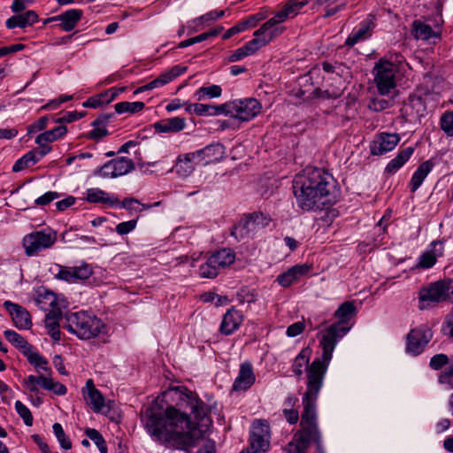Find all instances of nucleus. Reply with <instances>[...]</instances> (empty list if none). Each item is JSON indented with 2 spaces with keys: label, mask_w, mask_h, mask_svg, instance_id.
Masks as SVG:
<instances>
[{
  "label": "nucleus",
  "mask_w": 453,
  "mask_h": 453,
  "mask_svg": "<svg viewBox=\"0 0 453 453\" xmlns=\"http://www.w3.org/2000/svg\"><path fill=\"white\" fill-rule=\"evenodd\" d=\"M307 4V0H288L273 18L280 24L288 19L296 17Z\"/></svg>",
  "instance_id": "nucleus-24"
},
{
  "label": "nucleus",
  "mask_w": 453,
  "mask_h": 453,
  "mask_svg": "<svg viewBox=\"0 0 453 453\" xmlns=\"http://www.w3.org/2000/svg\"><path fill=\"white\" fill-rule=\"evenodd\" d=\"M109 119L108 116H99L92 122V127H94V129H92L89 133L86 134V137L90 140H100L103 137H105L109 134L108 130L104 126Z\"/></svg>",
  "instance_id": "nucleus-36"
},
{
  "label": "nucleus",
  "mask_w": 453,
  "mask_h": 453,
  "mask_svg": "<svg viewBox=\"0 0 453 453\" xmlns=\"http://www.w3.org/2000/svg\"><path fill=\"white\" fill-rule=\"evenodd\" d=\"M187 127L186 119L181 117H173L154 124L156 131L159 133H178Z\"/></svg>",
  "instance_id": "nucleus-31"
},
{
  "label": "nucleus",
  "mask_w": 453,
  "mask_h": 453,
  "mask_svg": "<svg viewBox=\"0 0 453 453\" xmlns=\"http://www.w3.org/2000/svg\"><path fill=\"white\" fill-rule=\"evenodd\" d=\"M397 70V65L385 58L375 63L372 70L373 81L380 95L388 96L396 88Z\"/></svg>",
  "instance_id": "nucleus-6"
},
{
  "label": "nucleus",
  "mask_w": 453,
  "mask_h": 453,
  "mask_svg": "<svg viewBox=\"0 0 453 453\" xmlns=\"http://www.w3.org/2000/svg\"><path fill=\"white\" fill-rule=\"evenodd\" d=\"M401 137L397 133L381 132L377 134L370 144L372 155L381 156L393 150L400 142Z\"/></svg>",
  "instance_id": "nucleus-14"
},
{
  "label": "nucleus",
  "mask_w": 453,
  "mask_h": 453,
  "mask_svg": "<svg viewBox=\"0 0 453 453\" xmlns=\"http://www.w3.org/2000/svg\"><path fill=\"white\" fill-rule=\"evenodd\" d=\"M413 35L418 40H429L440 36V32L434 30L430 25L420 20H415L412 24Z\"/></svg>",
  "instance_id": "nucleus-33"
},
{
  "label": "nucleus",
  "mask_w": 453,
  "mask_h": 453,
  "mask_svg": "<svg viewBox=\"0 0 453 453\" xmlns=\"http://www.w3.org/2000/svg\"><path fill=\"white\" fill-rule=\"evenodd\" d=\"M85 434L98 447L101 453H108L106 441L96 429L87 428Z\"/></svg>",
  "instance_id": "nucleus-47"
},
{
  "label": "nucleus",
  "mask_w": 453,
  "mask_h": 453,
  "mask_svg": "<svg viewBox=\"0 0 453 453\" xmlns=\"http://www.w3.org/2000/svg\"><path fill=\"white\" fill-rule=\"evenodd\" d=\"M256 377L250 363L244 362L240 365L238 376L233 384L234 391H242L250 388L255 382Z\"/></svg>",
  "instance_id": "nucleus-21"
},
{
  "label": "nucleus",
  "mask_w": 453,
  "mask_h": 453,
  "mask_svg": "<svg viewBox=\"0 0 453 453\" xmlns=\"http://www.w3.org/2000/svg\"><path fill=\"white\" fill-rule=\"evenodd\" d=\"M193 153L199 165H206L223 157L224 147L219 143H211Z\"/></svg>",
  "instance_id": "nucleus-18"
},
{
  "label": "nucleus",
  "mask_w": 453,
  "mask_h": 453,
  "mask_svg": "<svg viewBox=\"0 0 453 453\" xmlns=\"http://www.w3.org/2000/svg\"><path fill=\"white\" fill-rule=\"evenodd\" d=\"M438 383L448 389H453V365H450L439 374Z\"/></svg>",
  "instance_id": "nucleus-53"
},
{
  "label": "nucleus",
  "mask_w": 453,
  "mask_h": 453,
  "mask_svg": "<svg viewBox=\"0 0 453 453\" xmlns=\"http://www.w3.org/2000/svg\"><path fill=\"white\" fill-rule=\"evenodd\" d=\"M57 241V233L51 229L35 231L24 236L22 243L25 253L31 257L37 255L40 251L49 249Z\"/></svg>",
  "instance_id": "nucleus-9"
},
{
  "label": "nucleus",
  "mask_w": 453,
  "mask_h": 453,
  "mask_svg": "<svg viewBox=\"0 0 453 453\" xmlns=\"http://www.w3.org/2000/svg\"><path fill=\"white\" fill-rule=\"evenodd\" d=\"M113 160V164L116 166L117 176L124 175L134 169V162L125 157H117Z\"/></svg>",
  "instance_id": "nucleus-48"
},
{
  "label": "nucleus",
  "mask_w": 453,
  "mask_h": 453,
  "mask_svg": "<svg viewBox=\"0 0 453 453\" xmlns=\"http://www.w3.org/2000/svg\"><path fill=\"white\" fill-rule=\"evenodd\" d=\"M222 94V88L219 85H210V86H203L199 88L195 92V98L197 101H202L205 99H211V98H217L219 97Z\"/></svg>",
  "instance_id": "nucleus-42"
},
{
  "label": "nucleus",
  "mask_w": 453,
  "mask_h": 453,
  "mask_svg": "<svg viewBox=\"0 0 453 453\" xmlns=\"http://www.w3.org/2000/svg\"><path fill=\"white\" fill-rule=\"evenodd\" d=\"M5 339L17 348L22 354L27 350L32 345L19 334L14 330L7 329L4 332Z\"/></svg>",
  "instance_id": "nucleus-40"
},
{
  "label": "nucleus",
  "mask_w": 453,
  "mask_h": 453,
  "mask_svg": "<svg viewBox=\"0 0 453 453\" xmlns=\"http://www.w3.org/2000/svg\"><path fill=\"white\" fill-rule=\"evenodd\" d=\"M303 440H292L287 446V453H305L311 443L316 446L317 453H326L325 447L322 442L321 432H317L304 436Z\"/></svg>",
  "instance_id": "nucleus-15"
},
{
  "label": "nucleus",
  "mask_w": 453,
  "mask_h": 453,
  "mask_svg": "<svg viewBox=\"0 0 453 453\" xmlns=\"http://www.w3.org/2000/svg\"><path fill=\"white\" fill-rule=\"evenodd\" d=\"M67 132V127L65 125H60L53 129L48 130L44 133L40 134L36 139L35 142L37 144L53 142L58 139L63 137Z\"/></svg>",
  "instance_id": "nucleus-38"
},
{
  "label": "nucleus",
  "mask_w": 453,
  "mask_h": 453,
  "mask_svg": "<svg viewBox=\"0 0 453 453\" xmlns=\"http://www.w3.org/2000/svg\"><path fill=\"white\" fill-rule=\"evenodd\" d=\"M356 315V306L353 302H344L334 312V317L339 320L336 323H342V326H349L350 319Z\"/></svg>",
  "instance_id": "nucleus-35"
},
{
  "label": "nucleus",
  "mask_w": 453,
  "mask_h": 453,
  "mask_svg": "<svg viewBox=\"0 0 453 453\" xmlns=\"http://www.w3.org/2000/svg\"><path fill=\"white\" fill-rule=\"evenodd\" d=\"M243 321L242 312L234 308L226 311L220 324V332L223 334L230 335L235 332Z\"/></svg>",
  "instance_id": "nucleus-22"
},
{
  "label": "nucleus",
  "mask_w": 453,
  "mask_h": 453,
  "mask_svg": "<svg viewBox=\"0 0 453 453\" xmlns=\"http://www.w3.org/2000/svg\"><path fill=\"white\" fill-rule=\"evenodd\" d=\"M245 50L248 51L250 56L255 54L258 50L265 47L263 40H261L258 36H254V38L244 44Z\"/></svg>",
  "instance_id": "nucleus-60"
},
{
  "label": "nucleus",
  "mask_w": 453,
  "mask_h": 453,
  "mask_svg": "<svg viewBox=\"0 0 453 453\" xmlns=\"http://www.w3.org/2000/svg\"><path fill=\"white\" fill-rule=\"evenodd\" d=\"M267 16L268 12L266 10H262L254 15L249 16L246 19H243V21L249 29L250 27H255L259 21L265 19Z\"/></svg>",
  "instance_id": "nucleus-59"
},
{
  "label": "nucleus",
  "mask_w": 453,
  "mask_h": 453,
  "mask_svg": "<svg viewBox=\"0 0 453 453\" xmlns=\"http://www.w3.org/2000/svg\"><path fill=\"white\" fill-rule=\"evenodd\" d=\"M433 338L432 328L427 324L412 328L406 335V351L412 356L420 355Z\"/></svg>",
  "instance_id": "nucleus-10"
},
{
  "label": "nucleus",
  "mask_w": 453,
  "mask_h": 453,
  "mask_svg": "<svg viewBox=\"0 0 453 453\" xmlns=\"http://www.w3.org/2000/svg\"><path fill=\"white\" fill-rule=\"evenodd\" d=\"M187 71V66L182 65H174L172 67L169 71L162 73L157 78L153 80L152 81L149 82L146 85H143V91L144 90H150L156 88L162 87L170 81H172L173 79L179 77L182 73H184Z\"/></svg>",
  "instance_id": "nucleus-25"
},
{
  "label": "nucleus",
  "mask_w": 453,
  "mask_h": 453,
  "mask_svg": "<svg viewBox=\"0 0 453 453\" xmlns=\"http://www.w3.org/2000/svg\"><path fill=\"white\" fill-rule=\"evenodd\" d=\"M115 167L116 166L113 164V160H110L100 168V170L98 171V174L104 178L118 177L115 171Z\"/></svg>",
  "instance_id": "nucleus-63"
},
{
  "label": "nucleus",
  "mask_w": 453,
  "mask_h": 453,
  "mask_svg": "<svg viewBox=\"0 0 453 453\" xmlns=\"http://www.w3.org/2000/svg\"><path fill=\"white\" fill-rule=\"evenodd\" d=\"M38 161L39 157H36V153L30 150L14 163L12 165V172H20L28 166L35 165Z\"/></svg>",
  "instance_id": "nucleus-44"
},
{
  "label": "nucleus",
  "mask_w": 453,
  "mask_h": 453,
  "mask_svg": "<svg viewBox=\"0 0 453 453\" xmlns=\"http://www.w3.org/2000/svg\"><path fill=\"white\" fill-rule=\"evenodd\" d=\"M23 355L27 358V361L34 365L35 368H40L44 371H48V361L39 352L34 350V347L31 346L27 350L24 351Z\"/></svg>",
  "instance_id": "nucleus-43"
},
{
  "label": "nucleus",
  "mask_w": 453,
  "mask_h": 453,
  "mask_svg": "<svg viewBox=\"0 0 453 453\" xmlns=\"http://www.w3.org/2000/svg\"><path fill=\"white\" fill-rule=\"evenodd\" d=\"M278 25L279 23L271 18L253 33V36H258L266 46L283 33L284 27Z\"/></svg>",
  "instance_id": "nucleus-20"
},
{
  "label": "nucleus",
  "mask_w": 453,
  "mask_h": 453,
  "mask_svg": "<svg viewBox=\"0 0 453 453\" xmlns=\"http://www.w3.org/2000/svg\"><path fill=\"white\" fill-rule=\"evenodd\" d=\"M376 27V17L373 14H368L357 27H355L347 37L344 45L353 47L358 42L368 40L372 37Z\"/></svg>",
  "instance_id": "nucleus-13"
},
{
  "label": "nucleus",
  "mask_w": 453,
  "mask_h": 453,
  "mask_svg": "<svg viewBox=\"0 0 453 453\" xmlns=\"http://www.w3.org/2000/svg\"><path fill=\"white\" fill-rule=\"evenodd\" d=\"M270 448V426L265 420L257 419L252 423L250 435L251 453H265Z\"/></svg>",
  "instance_id": "nucleus-11"
},
{
  "label": "nucleus",
  "mask_w": 453,
  "mask_h": 453,
  "mask_svg": "<svg viewBox=\"0 0 453 453\" xmlns=\"http://www.w3.org/2000/svg\"><path fill=\"white\" fill-rule=\"evenodd\" d=\"M414 150L413 147H407L401 150L398 154L388 162L385 172L389 174L395 173L411 158Z\"/></svg>",
  "instance_id": "nucleus-32"
},
{
  "label": "nucleus",
  "mask_w": 453,
  "mask_h": 453,
  "mask_svg": "<svg viewBox=\"0 0 453 453\" xmlns=\"http://www.w3.org/2000/svg\"><path fill=\"white\" fill-rule=\"evenodd\" d=\"M245 50L248 51L250 56L255 54L258 50L265 47L263 40H261L258 36H254V38L244 44Z\"/></svg>",
  "instance_id": "nucleus-61"
},
{
  "label": "nucleus",
  "mask_w": 453,
  "mask_h": 453,
  "mask_svg": "<svg viewBox=\"0 0 453 453\" xmlns=\"http://www.w3.org/2000/svg\"><path fill=\"white\" fill-rule=\"evenodd\" d=\"M225 115L242 122L250 121L262 111V104L253 97L234 100L224 104Z\"/></svg>",
  "instance_id": "nucleus-8"
},
{
  "label": "nucleus",
  "mask_w": 453,
  "mask_h": 453,
  "mask_svg": "<svg viewBox=\"0 0 453 453\" xmlns=\"http://www.w3.org/2000/svg\"><path fill=\"white\" fill-rule=\"evenodd\" d=\"M311 350L309 348L303 349L300 353L296 357L294 362L292 364V372L297 377H301L303 374V368L309 367L311 365H308ZM308 370H306L307 372Z\"/></svg>",
  "instance_id": "nucleus-37"
},
{
  "label": "nucleus",
  "mask_w": 453,
  "mask_h": 453,
  "mask_svg": "<svg viewBox=\"0 0 453 453\" xmlns=\"http://www.w3.org/2000/svg\"><path fill=\"white\" fill-rule=\"evenodd\" d=\"M167 394L177 401L176 404L180 409L188 408L196 420L199 422L210 421V418L207 417L205 404L196 398L192 391L184 388H176L171 389Z\"/></svg>",
  "instance_id": "nucleus-7"
},
{
  "label": "nucleus",
  "mask_w": 453,
  "mask_h": 453,
  "mask_svg": "<svg viewBox=\"0 0 453 453\" xmlns=\"http://www.w3.org/2000/svg\"><path fill=\"white\" fill-rule=\"evenodd\" d=\"M4 307L9 312L17 328L28 329L32 326L29 312L21 305L11 301H5L4 303Z\"/></svg>",
  "instance_id": "nucleus-17"
},
{
  "label": "nucleus",
  "mask_w": 453,
  "mask_h": 453,
  "mask_svg": "<svg viewBox=\"0 0 453 453\" xmlns=\"http://www.w3.org/2000/svg\"><path fill=\"white\" fill-rule=\"evenodd\" d=\"M52 429L60 446L65 449H70L72 448V442L66 436L61 424L55 423L52 426Z\"/></svg>",
  "instance_id": "nucleus-51"
},
{
  "label": "nucleus",
  "mask_w": 453,
  "mask_h": 453,
  "mask_svg": "<svg viewBox=\"0 0 453 453\" xmlns=\"http://www.w3.org/2000/svg\"><path fill=\"white\" fill-rule=\"evenodd\" d=\"M211 256L221 270L230 266L235 260V253L227 248L221 249Z\"/></svg>",
  "instance_id": "nucleus-39"
},
{
  "label": "nucleus",
  "mask_w": 453,
  "mask_h": 453,
  "mask_svg": "<svg viewBox=\"0 0 453 453\" xmlns=\"http://www.w3.org/2000/svg\"><path fill=\"white\" fill-rule=\"evenodd\" d=\"M334 189L333 176L320 168L306 167L293 180L296 204L304 211L321 210Z\"/></svg>",
  "instance_id": "nucleus-2"
},
{
  "label": "nucleus",
  "mask_w": 453,
  "mask_h": 453,
  "mask_svg": "<svg viewBox=\"0 0 453 453\" xmlns=\"http://www.w3.org/2000/svg\"><path fill=\"white\" fill-rule=\"evenodd\" d=\"M196 165H199L194 153L188 152L178 156L174 168L178 175L188 177L195 171Z\"/></svg>",
  "instance_id": "nucleus-26"
},
{
  "label": "nucleus",
  "mask_w": 453,
  "mask_h": 453,
  "mask_svg": "<svg viewBox=\"0 0 453 453\" xmlns=\"http://www.w3.org/2000/svg\"><path fill=\"white\" fill-rule=\"evenodd\" d=\"M83 12L79 9H70L58 15L59 24L58 27L65 31L70 32L75 28L78 22L81 19Z\"/></svg>",
  "instance_id": "nucleus-29"
},
{
  "label": "nucleus",
  "mask_w": 453,
  "mask_h": 453,
  "mask_svg": "<svg viewBox=\"0 0 453 453\" xmlns=\"http://www.w3.org/2000/svg\"><path fill=\"white\" fill-rule=\"evenodd\" d=\"M62 318V311L59 308L48 311L45 317L46 326L50 331H53L59 327V320Z\"/></svg>",
  "instance_id": "nucleus-49"
},
{
  "label": "nucleus",
  "mask_w": 453,
  "mask_h": 453,
  "mask_svg": "<svg viewBox=\"0 0 453 453\" xmlns=\"http://www.w3.org/2000/svg\"><path fill=\"white\" fill-rule=\"evenodd\" d=\"M86 194V200L92 203H104L111 207L119 204L118 197L97 188L87 189Z\"/></svg>",
  "instance_id": "nucleus-27"
},
{
  "label": "nucleus",
  "mask_w": 453,
  "mask_h": 453,
  "mask_svg": "<svg viewBox=\"0 0 453 453\" xmlns=\"http://www.w3.org/2000/svg\"><path fill=\"white\" fill-rule=\"evenodd\" d=\"M441 127L444 133L449 135H453V111H446L441 117Z\"/></svg>",
  "instance_id": "nucleus-55"
},
{
  "label": "nucleus",
  "mask_w": 453,
  "mask_h": 453,
  "mask_svg": "<svg viewBox=\"0 0 453 453\" xmlns=\"http://www.w3.org/2000/svg\"><path fill=\"white\" fill-rule=\"evenodd\" d=\"M138 218L128 221L121 222L116 226V232L119 235L127 234L132 232L137 226Z\"/></svg>",
  "instance_id": "nucleus-58"
},
{
  "label": "nucleus",
  "mask_w": 453,
  "mask_h": 453,
  "mask_svg": "<svg viewBox=\"0 0 453 453\" xmlns=\"http://www.w3.org/2000/svg\"><path fill=\"white\" fill-rule=\"evenodd\" d=\"M83 395L87 403L91 407L94 412L99 413L105 407L104 397L102 393L96 388L91 379L88 380L83 388Z\"/></svg>",
  "instance_id": "nucleus-19"
},
{
  "label": "nucleus",
  "mask_w": 453,
  "mask_h": 453,
  "mask_svg": "<svg viewBox=\"0 0 453 453\" xmlns=\"http://www.w3.org/2000/svg\"><path fill=\"white\" fill-rule=\"evenodd\" d=\"M392 105H393V101L391 99L374 97L370 100V102L368 104V108L374 111H381L386 109H388Z\"/></svg>",
  "instance_id": "nucleus-54"
},
{
  "label": "nucleus",
  "mask_w": 453,
  "mask_h": 453,
  "mask_svg": "<svg viewBox=\"0 0 453 453\" xmlns=\"http://www.w3.org/2000/svg\"><path fill=\"white\" fill-rule=\"evenodd\" d=\"M38 21V15L35 11H27L22 14H18L9 18L5 25L7 28L13 29L15 27L25 28L30 27Z\"/></svg>",
  "instance_id": "nucleus-30"
},
{
  "label": "nucleus",
  "mask_w": 453,
  "mask_h": 453,
  "mask_svg": "<svg viewBox=\"0 0 453 453\" xmlns=\"http://www.w3.org/2000/svg\"><path fill=\"white\" fill-rule=\"evenodd\" d=\"M71 272L73 282L87 280L93 274L91 265L87 263H81L77 266H71Z\"/></svg>",
  "instance_id": "nucleus-46"
},
{
  "label": "nucleus",
  "mask_w": 453,
  "mask_h": 453,
  "mask_svg": "<svg viewBox=\"0 0 453 453\" xmlns=\"http://www.w3.org/2000/svg\"><path fill=\"white\" fill-rule=\"evenodd\" d=\"M435 163L430 158L421 163L413 173L409 183L410 191L415 193L422 185L427 175L432 172Z\"/></svg>",
  "instance_id": "nucleus-23"
},
{
  "label": "nucleus",
  "mask_w": 453,
  "mask_h": 453,
  "mask_svg": "<svg viewBox=\"0 0 453 453\" xmlns=\"http://www.w3.org/2000/svg\"><path fill=\"white\" fill-rule=\"evenodd\" d=\"M147 413L146 429L154 440L183 450L195 444L200 432L186 413L173 406L163 410L157 405L151 406Z\"/></svg>",
  "instance_id": "nucleus-1"
},
{
  "label": "nucleus",
  "mask_w": 453,
  "mask_h": 453,
  "mask_svg": "<svg viewBox=\"0 0 453 453\" xmlns=\"http://www.w3.org/2000/svg\"><path fill=\"white\" fill-rule=\"evenodd\" d=\"M431 246L433 247L431 250H427L420 255L418 263V267L429 269L435 265L437 257L442 256L443 249L441 242L434 241Z\"/></svg>",
  "instance_id": "nucleus-28"
},
{
  "label": "nucleus",
  "mask_w": 453,
  "mask_h": 453,
  "mask_svg": "<svg viewBox=\"0 0 453 453\" xmlns=\"http://www.w3.org/2000/svg\"><path fill=\"white\" fill-rule=\"evenodd\" d=\"M452 292L451 282L449 280H438L423 288L419 292L420 303H438L449 298Z\"/></svg>",
  "instance_id": "nucleus-12"
},
{
  "label": "nucleus",
  "mask_w": 453,
  "mask_h": 453,
  "mask_svg": "<svg viewBox=\"0 0 453 453\" xmlns=\"http://www.w3.org/2000/svg\"><path fill=\"white\" fill-rule=\"evenodd\" d=\"M60 196L59 193L56 191H48L42 196H39L35 201V204L38 206H45L50 203L55 199Z\"/></svg>",
  "instance_id": "nucleus-62"
},
{
  "label": "nucleus",
  "mask_w": 453,
  "mask_h": 453,
  "mask_svg": "<svg viewBox=\"0 0 453 453\" xmlns=\"http://www.w3.org/2000/svg\"><path fill=\"white\" fill-rule=\"evenodd\" d=\"M65 319L64 326L82 340L97 336L104 326L100 319L86 311L67 313Z\"/></svg>",
  "instance_id": "nucleus-4"
},
{
  "label": "nucleus",
  "mask_w": 453,
  "mask_h": 453,
  "mask_svg": "<svg viewBox=\"0 0 453 453\" xmlns=\"http://www.w3.org/2000/svg\"><path fill=\"white\" fill-rule=\"evenodd\" d=\"M449 360L446 354H436L429 361V367L434 371H439L449 364Z\"/></svg>",
  "instance_id": "nucleus-57"
},
{
  "label": "nucleus",
  "mask_w": 453,
  "mask_h": 453,
  "mask_svg": "<svg viewBox=\"0 0 453 453\" xmlns=\"http://www.w3.org/2000/svg\"><path fill=\"white\" fill-rule=\"evenodd\" d=\"M312 270V265L304 263L291 266L286 272L280 273L275 281L283 288H288L306 276Z\"/></svg>",
  "instance_id": "nucleus-16"
},
{
  "label": "nucleus",
  "mask_w": 453,
  "mask_h": 453,
  "mask_svg": "<svg viewBox=\"0 0 453 453\" xmlns=\"http://www.w3.org/2000/svg\"><path fill=\"white\" fill-rule=\"evenodd\" d=\"M35 301L37 305L44 311L56 309L58 304L57 296L53 292L45 288L38 290Z\"/></svg>",
  "instance_id": "nucleus-34"
},
{
  "label": "nucleus",
  "mask_w": 453,
  "mask_h": 453,
  "mask_svg": "<svg viewBox=\"0 0 453 453\" xmlns=\"http://www.w3.org/2000/svg\"><path fill=\"white\" fill-rule=\"evenodd\" d=\"M223 108L224 104L219 106L205 104H196L195 113L198 116H218L220 114L225 115V111Z\"/></svg>",
  "instance_id": "nucleus-45"
},
{
  "label": "nucleus",
  "mask_w": 453,
  "mask_h": 453,
  "mask_svg": "<svg viewBox=\"0 0 453 453\" xmlns=\"http://www.w3.org/2000/svg\"><path fill=\"white\" fill-rule=\"evenodd\" d=\"M57 273H54L55 279L66 281L68 283H73L71 266H64L56 265Z\"/></svg>",
  "instance_id": "nucleus-56"
},
{
  "label": "nucleus",
  "mask_w": 453,
  "mask_h": 453,
  "mask_svg": "<svg viewBox=\"0 0 453 453\" xmlns=\"http://www.w3.org/2000/svg\"><path fill=\"white\" fill-rule=\"evenodd\" d=\"M247 29H248V27H247L246 24L244 23L243 20H242V21L238 22L235 26L227 29L226 31V33L223 35L222 39L227 40L230 37H232L233 35L242 33Z\"/></svg>",
  "instance_id": "nucleus-64"
},
{
  "label": "nucleus",
  "mask_w": 453,
  "mask_h": 453,
  "mask_svg": "<svg viewBox=\"0 0 453 453\" xmlns=\"http://www.w3.org/2000/svg\"><path fill=\"white\" fill-rule=\"evenodd\" d=\"M349 330V326H342V323H333L321 330L318 334V338L319 340L320 347L322 348V357L321 358H316L313 361H319L327 369L335 346Z\"/></svg>",
  "instance_id": "nucleus-5"
},
{
  "label": "nucleus",
  "mask_w": 453,
  "mask_h": 453,
  "mask_svg": "<svg viewBox=\"0 0 453 453\" xmlns=\"http://www.w3.org/2000/svg\"><path fill=\"white\" fill-rule=\"evenodd\" d=\"M326 367L319 361H312L307 371L306 391L302 399L303 411L301 415L300 429L292 440H303L304 436L319 432L316 402L323 386Z\"/></svg>",
  "instance_id": "nucleus-3"
},
{
  "label": "nucleus",
  "mask_w": 453,
  "mask_h": 453,
  "mask_svg": "<svg viewBox=\"0 0 453 453\" xmlns=\"http://www.w3.org/2000/svg\"><path fill=\"white\" fill-rule=\"evenodd\" d=\"M114 108L116 112L119 114L125 112H138L142 111V102H121L116 104Z\"/></svg>",
  "instance_id": "nucleus-50"
},
{
  "label": "nucleus",
  "mask_w": 453,
  "mask_h": 453,
  "mask_svg": "<svg viewBox=\"0 0 453 453\" xmlns=\"http://www.w3.org/2000/svg\"><path fill=\"white\" fill-rule=\"evenodd\" d=\"M220 271L221 269L211 256L208 257L205 262L199 266V275L202 278H215Z\"/></svg>",
  "instance_id": "nucleus-41"
},
{
  "label": "nucleus",
  "mask_w": 453,
  "mask_h": 453,
  "mask_svg": "<svg viewBox=\"0 0 453 453\" xmlns=\"http://www.w3.org/2000/svg\"><path fill=\"white\" fill-rule=\"evenodd\" d=\"M15 410L23 419L26 426H31L33 425V415L30 410L22 402L19 400L15 402Z\"/></svg>",
  "instance_id": "nucleus-52"
}]
</instances>
